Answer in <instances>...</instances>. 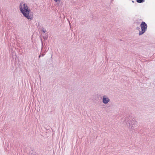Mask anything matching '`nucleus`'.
<instances>
[{"mask_svg": "<svg viewBox=\"0 0 155 155\" xmlns=\"http://www.w3.org/2000/svg\"><path fill=\"white\" fill-rule=\"evenodd\" d=\"M144 1V0H137V2L139 3L143 2Z\"/></svg>", "mask_w": 155, "mask_h": 155, "instance_id": "nucleus-4", "label": "nucleus"}, {"mask_svg": "<svg viewBox=\"0 0 155 155\" xmlns=\"http://www.w3.org/2000/svg\"><path fill=\"white\" fill-rule=\"evenodd\" d=\"M103 102L104 104L107 103L109 101V99L107 97H106L104 96V97L103 98Z\"/></svg>", "mask_w": 155, "mask_h": 155, "instance_id": "nucleus-3", "label": "nucleus"}, {"mask_svg": "<svg viewBox=\"0 0 155 155\" xmlns=\"http://www.w3.org/2000/svg\"><path fill=\"white\" fill-rule=\"evenodd\" d=\"M140 26L141 27V31H140L139 35H141L143 34L146 31L147 28V24L144 22H142Z\"/></svg>", "mask_w": 155, "mask_h": 155, "instance_id": "nucleus-2", "label": "nucleus"}, {"mask_svg": "<svg viewBox=\"0 0 155 155\" xmlns=\"http://www.w3.org/2000/svg\"><path fill=\"white\" fill-rule=\"evenodd\" d=\"M54 1L56 2H57L58 0H54Z\"/></svg>", "mask_w": 155, "mask_h": 155, "instance_id": "nucleus-5", "label": "nucleus"}, {"mask_svg": "<svg viewBox=\"0 0 155 155\" xmlns=\"http://www.w3.org/2000/svg\"><path fill=\"white\" fill-rule=\"evenodd\" d=\"M20 9L21 12L24 16L28 19H32L33 14L31 12L30 10L27 5L24 3H21L20 6Z\"/></svg>", "mask_w": 155, "mask_h": 155, "instance_id": "nucleus-1", "label": "nucleus"}]
</instances>
